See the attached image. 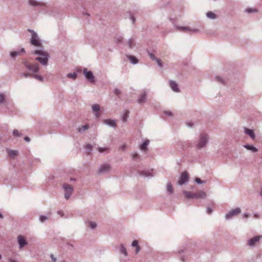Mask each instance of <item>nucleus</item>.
<instances>
[{
  "mask_svg": "<svg viewBox=\"0 0 262 262\" xmlns=\"http://www.w3.org/2000/svg\"><path fill=\"white\" fill-rule=\"evenodd\" d=\"M32 53L39 56L35 58L36 60L38 61L43 66H47L49 55L47 52L44 51L43 48L34 50L32 52Z\"/></svg>",
  "mask_w": 262,
  "mask_h": 262,
  "instance_id": "f257e3e1",
  "label": "nucleus"
},
{
  "mask_svg": "<svg viewBox=\"0 0 262 262\" xmlns=\"http://www.w3.org/2000/svg\"><path fill=\"white\" fill-rule=\"evenodd\" d=\"M209 136L205 133H201L196 142L195 147L198 150L205 148L209 143Z\"/></svg>",
  "mask_w": 262,
  "mask_h": 262,
  "instance_id": "f03ea898",
  "label": "nucleus"
},
{
  "mask_svg": "<svg viewBox=\"0 0 262 262\" xmlns=\"http://www.w3.org/2000/svg\"><path fill=\"white\" fill-rule=\"evenodd\" d=\"M28 31L31 33L30 42L33 46L38 48V49L43 48L42 40L39 38L38 34L34 30L28 29Z\"/></svg>",
  "mask_w": 262,
  "mask_h": 262,
  "instance_id": "7ed1b4c3",
  "label": "nucleus"
},
{
  "mask_svg": "<svg viewBox=\"0 0 262 262\" xmlns=\"http://www.w3.org/2000/svg\"><path fill=\"white\" fill-rule=\"evenodd\" d=\"M22 62L25 67L31 72L32 74H36L39 72V68L38 63L32 64L26 60H24Z\"/></svg>",
  "mask_w": 262,
  "mask_h": 262,
  "instance_id": "20e7f679",
  "label": "nucleus"
},
{
  "mask_svg": "<svg viewBox=\"0 0 262 262\" xmlns=\"http://www.w3.org/2000/svg\"><path fill=\"white\" fill-rule=\"evenodd\" d=\"M241 212V209L239 207L232 209L225 214V218L226 220H231L240 214Z\"/></svg>",
  "mask_w": 262,
  "mask_h": 262,
  "instance_id": "39448f33",
  "label": "nucleus"
},
{
  "mask_svg": "<svg viewBox=\"0 0 262 262\" xmlns=\"http://www.w3.org/2000/svg\"><path fill=\"white\" fill-rule=\"evenodd\" d=\"M62 188L64 191V198L68 200L70 199V196L73 192V187L68 183H64L62 185Z\"/></svg>",
  "mask_w": 262,
  "mask_h": 262,
  "instance_id": "423d86ee",
  "label": "nucleus"
},
{
  "mask_svg": "<svg viewBox=\"0 0 262 262\" xmlns=\"http://www.w3.org/2000/svg\"><path fill=\"white\" fill-rule=\"evenodd\" d=\"M83 74L89 82L92 83L94 82L95 77L92 71H88L87 69L84 68L83 70Z\"/></svg>",
  "mask_w": 262,
  "mask_h": 262,
  "instance_id": "0eeeda50",
  "label": "nucleus"
},
{
  "mask_svg": "<svg viewBox=\"0 0 262 262\" xmlns=\"http://www.w3.org/2000/svg\"><path fill=\"white\" fill-rule=\"evenodd\" d=\"M17 241L18 247L20 249H22L25 246L28 245V242L23 235H18L17 237Z\"/></svg>",
  "mask_w": 262,
  "mask_h": 262,
  "instance_id": "6e6552de",
  "label": "nucleus"
},
{
  "mask_svg": "<svg viewBox=\"0 0 262 262\" xmlns=\"http://www.w3.org/2000/svg\"><path fill=\"white\" fill-rule=\"evenodd\" d=\"M262 238V235L255 236L253 238H251L247 241V245L250 247H254L255 244Z\"/></svg>",
  "mask_w": 262,
  "mask_h": 262,
  "instance_id": "1a4fd4ad",
  "label": "nucleus"
},
{
  "mask_svg": "<svg viewBox=\"0 0 262 262\" xmlns=\"http://www.w3.org/2000/svg\"><path fill=\"white\" fill-rule=\"evenodd\" d=\"M111 165L108 164H103L101 165L98 169L99 173H105L108 172L111 169Z\"/></svg>",
  "mask_w": 262,
  "mask_h": 262,
  "instance_id": "9d476101",
  "label": "nucleus"
},
{
  "mask_svg": "<svg viewBox=\"0 0 262 262\" xmlns=\"http://www.w3.org/2000/svg\"><path fill=\"white\" fill-rule=\"evenodd\" d=\"M188 174L186 172H184L182 173L180 179L178 181V184L182 185L183 184H185L188 181Z\"/></svg>",
  "mask_w": 262,
  "mask_h": 262,
  "instance_id": "9b49d317",
  "label": "nucleus"
},
{
  "mask_svg": "<svg viewBox=\"0 0 262 262\" xmlns=\"http://www.w3.org/2000/svg\"><path fill=\"white\" fill-rule=\"evenodd\" d=\"M92 112L96 118L100 117V106L98 104H94L92 106Z\"/></svg>",
  "mask_w": 262,
  "mask_h": 262,
  "instance_id": "f8f14e48",
  "label": "nucleus"
},
{
  "mask_svg": "<svg viewBox=\"0 0 262 262\" xmlns=\"http://www.w3.org/2000/svg\"><path fill=\"white\" fill-rule=\"evenodd\" d=\"M28 3L29 6L32 7H42L45 5L43 2L36 0H28Z\"/></svg>",
  "mask_w": 262,
  "mask_h": 262,
  "instance_id": "ddd939ff",
  "label": "nucleus"
},
{
  "mask_svg": "<svg viewBox=\"0 0 262 262\" xmlns=\"http://www.w3.org/2000/svg\"><path fill=\"white\" fill-rule=\"evenodd\" d=\"M174 28L177 31L183 32H189L190 30V27H182L176 25H174Z\"/></svg>",
  "mask_w": 262,
  "mask_h": 262,
  "instance_id": "4468645a",
  "label": "nucleus"
},
{
  "mask_svg": "<svg viewBox=\"0 0 262 262\" xmlns=\"http://www.w3.org/2000/svg\"><path fill=\"white\" fill-rule=\"evenodd\" d=\"M169 85L171 89V90L174 92H179L180 90L178 87V85L176 82L173 80H169Z\"/></svg>",
  "mask_w": 262,
  "mask_h": 262,
  "instance_id": "2eb2a0df",
  "label": "nucleus"
},
{
  "mask_svg": "<svg viewBox=\"0 0 262 262\" xmlns=\"http://www.w3.org/2000/svg\"><path fill=\"white\" fill-rule=\"evenodd\" d=\"M244 133L249 136V137L252 139L254 140L255 139V134L253 131V130L247 128L246 127L244 128Z\"/></svg>",
  "mask_w": 262,
  "mask_h": 262,
  "instance_id": "dca6fc26",
  "label": "nucleus"
},
{
  "mask_svg": "<svg viewBox=\"0 0 262 262\" xmlns=\"http://www.w3.org/2000/svg\"><path fill=\"white\" fill-rule=\"evenodd\" d=\"M147 97V93L145 91H143L138 99V102L142 104L145 102Z\"/></svg>",
  "mask_w": 262,
  "mask_h": 262,
  "instance_id": "f3484780",
  "label": "nucleus"
},
{
  "mask_svg": "<svg viewBox=\"0 0 262 262\" xmlns=\"http://www.w3.org/2000/svg\"><path fill=\"white\" fill-rule=\"evenodd\" d=\"M194 199H205L206 196V193L203 191H199L194 193Z\"/></svg>",
  "mask_w": 262,
  "mask_h": 262,
  "instance_id": "a211bd4d",
  "label": "nucleus"
},
{
  "mask_svg": "<svg viewBox=\"0 0 262 262\" xmlns=\"http://www.w3.org/2000/svg\"><path fill=\"white\" fill-rule=\"evenodd\" d=\"M103 123L110 127H115L116 126L115 120L111 119H105L103 120Z\"/></svg>",
  "mask_w": 262,
  "mask_h": 262,
  "instance_id": "6ab92c4d",
  "label": "nucleus"
},
{
  "mask_svg": "<svg viewBox=\"0 0 262 262\" xmlns=\"http://www.w3.org/2000/svg\"><path fill=\"white\" fill-rule=\"evenodd\" d=\"M6 151H7L8 156L11 158H14L15 157L17 156L19 154L18 151L17 150H12V149H7Z\"/></svg>",
  "mask_w": 262,
  "mask_h": 262,
  "instance_id": "aec40b11",
  "label": "nucleus"
},
{
  "mask_svg": "<svg viewBox=\"0 0 262 262\" xmlns=\"http://www.w3.org/2000/svg\"><path fill=\"white\" fill-rule=\"evenodd\" d=\"M25 50L24 48H22L20 50L16 51L11 52L10 54V57L12 58H15L17 56L19 55L21 53H25Z\"/></svg>",
  "mask_w": 262,
  "mask_h": 262,
  "instance_id": "412c9836",
  "label": "nucleus"
},
{
  "mask_svg": "<svg viewBox=\"0 0 262 262\" xmlns=\"http://www.w3.org/2000/svg\"><path fill=\"white\" fill-rule=\"evenodd\" d=\"M127 44L129 49H133L135 47V39L133 37H131L127 41Z\"/></svg>",
  "mask_w": 262,
  "mask_h": 262,
  "instance_id": "4be33fe9",
  "label": "nucleus"
},
{
  "mask_svg": "<svg viewBox=\"0 0 262 262\" xmlns=\"http://www.w3.org/2000/svg\"><path fill=\"white\" fill-rule=\"evenodd\" d=\"M149 142L150 141L148 139H146L145 140H144L142 144L140 145V149L143 151L146 150L147 148V146L149 144Z\"/></svg>",
  "mask_w": 262,
  "mask_h": 262,
  "instance_id": "5701e85b",
  "label": "nucleus"
},
{
  "mask_svg": "<svg viewBox=\"0 0 262 262\" xmlns=\"http://www.w3.org/2000/svg\"><path fill=\"white\" fill-rule=\"evenodd\" d=\"M243 146L244 147H245V148L249 150H250L252 152H256L258 151V149L252 145L245 144Z\"/></svg>",
  "mask_w": 262,
  "mask_h": 262,
  "instance_id": "b1692460",
  "label": "nucleus"
},
{
  "mask_svg": "<svg viewBox=\"0 0 262 262\" xmlns=\"http://www.w3.org/2000/svg\"><path fill=\"white\" fill-rule=\"evenodd\" d=\"M126 56L132 63L136 64L138 62V59L135 56L131 55H127Z\"/></svg>",
  "mask_w": 262,
  "mask_h": 262,
  "instance_id": "393cba45",
  "label": "nucleus"
},
{
  "mask_svg": "<svg viewBox=\"0 0 262 262\" xmlns=\"http://www.w3.org/2000/svg\"><path fill=\"white\" fill-rule=\"evenodd\" d=\"M86 225L89 228H90L91 229H94L97 226V223L95 222H92V221H88V222H86Z\"/></svg>",
  "mask_w": 262,
  "mask_h": 262,
  "instance_id": "a878e982",
  "label": "nucleus"
},
{
  "mask_svg": "<svg viewBox=\"0 0 262 262\" xmlns=\"http://www.w3.org/2000/svg\"><path fill=\"white\" fill-rule=\"evenodd\" d=\"M183 193L185 195V198H186L187 199H194V196H193L194 193H192L191 192L184 191L183 192Z\"/></svg>",
  "mask_w": 262,
  "mask_h": 262,
  "instance_id": "bb28decb",
  "label": "nucleus"
},
{
  "mask_svg": "<svg viewBox=\"0 0 262 262\" xmlns=\"http://www.w3.org/2000/svg\"><path fill=\"white\" fill-rule=\"evenodd\" d=\"M206 16L208 18L210 19H215L216 18V15L211 11H208L206 13Z\"/></svg>",
  "mask_w": 262,
  "mask_h": 262,
  "instance_id": "cd10ccee",
  "label": "nucleus"
},
{
  "mask_svg": "<svg viewBox=\"0 0 262 262\" xmlns=\"http://www.w3.org/2000/svg\"><path fill=\"white\" fill-rule=\"evenodd\" d=\"M166 190L167 192L170 194H172L173 192V188L172 187L171 183L170 182H168L166 186Z\"/></svg>",
  "mask_w": 262,
  "mask_h": 262,
  "instance_id": "c85d7f7f",
  "label": "nucleus"
},
{
  "mask_svg": "<svg viewBox=\"0 0 262 262\" xmlns=\"http://www.w3.org/2000/svg\"><path fill=\"white\" fill-rule=\"evenodd\" d=\"M89 128V126L88 124L82 125L81 127L78 128V132L79 133H83L85 130Z\"/></svg>",
  "mask_w": 262,
  "mask_h": 262,
  "instance_id": "c756f323",
  "label": "nucleus"
},
{
  "mask_svg": "<svg viewBox=\"0 0 262 262\" xmlns=\"http://www.w3.org/2000/svg\"><path fill=\"white\" fill-rule=\"evenodd\" d=\"M120 252L121 253L123 254L125 256H127V252L126 251V249L125 247L124 246V245L122 244L120 245Z\"/></svg>",
  "mask_w": 262,
  "mask_h": 262,
  "instance_id": "7c9ffc66",
  "label": "nucleus"
},
{
  "mask_svg": "<svg viewBox=\"0 0 262 262\" xmlns=\"http://www.w3.org/2000/svg\"><path fill=\"white\" fill-rule=\"evenodd\" d=\"M77 76V73L76 72H74L73 73H69L67 74V77L69 78L75 80L76 79Z\"/></svg>",
  "mask_w": 262,
  "mask_h": 262,
  "instance_id": "2f4dec72",
  "label": "nucleus"
},
{
  "mask_svg": "<svg viewBox=\"0 0 262 262\" xmlns=\"http://www.w3.org/2000/svg\"><path fill=\"white\" fill-rule=\"evenodd\" d=\"M13 135L15 137H20L22 136V134H21L18 129H15L13 130L12 132Z\"/></svg>",
  "mask_w": 262,
  "mask_h": 262,
  "instance_id": "473e14b6",
  "label": "nucleus"
},
{
  "mask_svg": "<svg viewBox=\"0 0 262 262\" xmlns=\"http://www.w3.org/2000/svg\"><path fill=\"white\" fill-rule=\"evenodd\" d=\"M32 77L41 82L43 81L44 80V79L42 76L36 74H33Z\"/></svg>",
  "mask_w": 262,
  "mask_h": 262,
  "instance_id": "72a5a7b5",
  "label": "nucleus"
},
{
  "mask_svg": "<svg viewBox=\"0 0 262 262\" xmlns=\"http://www.w3.org/2000/svg\"><path fill=\"white\" fill-rule=\"evenodd\" d=\"M129 112L128 111H126L125 113L124 114L122 118V121L123 122H126L127 120V118L128 117Z\"/></svg>",
  "mask_w": 262,
  "mask_h": 262,
  "instance_id": "f704fd0d",
  "label": "nucleus"
},
{
  "mask_svg": "<svg viewBox=\"0 0 262 262\" xmlns=\"http://www.w3.org/2000/svg\"><path fill=\"white\" fill-rule=\"evenodd\" d=\"M245 12L247 13H252L257 12V10L252 8H248L245 9Z\"/></svg>",
  "mask_w": 262,
  "mask_h": 262,
  "instance_id": "c9c22d12",
  "label": "nucleus"
},
{
  "mask_svg": "<svg viewBox=\"0 0 262 262\" xmlns=\"http://www.w3.org/2000/svg\"><path fill=\"white\" fill-rule=\"evenodd\" d=\"M32 75H33V74L29 73L28 72H24V73H22L21 74V76L25 78L32 77Z\"/></svg>",
  "mask_w": 262,
  "mask_h": 262,
  "instance_id": "e433bc0d",
  "label": "nucleus"
},
{
  "mask_svg": "<svg viewBox=\"0 0 262 262\" xmlns=\"http://www.w3.org/2000/svg\"><path fill=\"white\" fill-rule=\"evenodd\" d=\"M97 149L99 152L102 153L104 152H107L109 149L107 147H98Z\"/></svg>",
  "mask_w": 262,
  "mask_h": 262,
  "instance_id": "4c0bfd02",
  "label": "nucleus"
},
{
  "mask_svg": "<svg viewBox=\"0 0 262 262\" xmlns=\"http://www.w3.org/2000/svg\"><path fill=\"white\" fill-rule=\"evenodd\" d=\"M141 175L144 176V177H152V175H151L150 174V173L149 172H147V171H143L141 172Z\"/></svg>",
  "mask_w": 262,
  "mask_h": 262,
  "instance_id": "58836bf2",
  "label": "nucleus"
},
{
  "mask_svg": "<svg viewBox=\"0 0 262 262\" xmlns=\"http://www.w3.org/2000/svg\"><path fill=\"white\" fill-rule=\"evenodd\" d=\"M5 101V96L2 93H0V105L3 104Z\"/></svg>",
  "mask_w": 262,
  "mask_h": 262,
  "instance_id": "ea45409f",
  "label": "nucleus"
},
{
  "mask_svg": "<svg viewBox=\"0 0 262 262\" xmlns=\"http://www.w3.org/2000/svg\"><path fill=\"white\" fill-rule=\"evenodd\" d=\"M132 156L134 160H138L140 158L139 155L136 152H133L132 154Z\"/></svg>",
  "mask_w": 262,
  "mask_h": 262,
  "instance_id": "a19ab883",
  "label": "nucleus"
},
{
  "mask_svg": "<svg viewBox=\"0 0 262 262\" xmlns=\"http://www.w3.org/2000/svg\"><path fill=\"white\" fill-rule=\"evenodd\" d=\"M48 219V217L44 215H40L39 217V221L41 222H43L47 221Z\"/></svg>",
  "mask_w": 262,
  "mask_h": 262,
  "instance_id": "79ce46f5",
  "label": "nucleus"
},
{
  "mask_svg": "<svg viewBox=\"0 0 262 262\" xmlns=\"http://www.w3.org/2000/svg\"><path fill=\"white\" fill-rule=\"evenodd\" d=\"M215 80L221 83H224V80L220 76H216L215 77Z\"/></svg>",
  "mask_w": 262,
  "mask_h": 262,
  "instance_id": "37998d69",
  "label": "nucleus"
},
{
  "mask_svg": "<svg viewBox=\"0 0 262 262\" xmlns=\"http://www.w3.org/2000/svg\"><path fill=\"white\" fill-rule=\"evenodd\" d=\"M116 40L118 42H122L123 40V37L121 35H119L116 37Z\"/></svg>",
  "mask_w": 262,
  "mask_h": 262,
  "instance_id": "c03bdc74",
  "label": "nucleus"
},
{
  "mask_svg": "<svg viewBox=\"0 0 262 262\" xmlns=\"http://www.w3.org/2000/svg\"><path fill=\"white\" fill-rule=\"evenodd\" d=\"M84 148L88 151H91L92 149V145L90 144H88L84 146Z\"/></svg>",
  "mask_w": 262,
  "mask_h": 262,
  "instance_id": "a18cd8bd",
  "label": "nucleus"
},
{
  "mask_svg": "<svg viewBox=\"0 0 262 262\" xmlns=\"http://www.w3.org/2000/svg\"><path fill=\"white\" fill-rule=\"evenodd\" d=\"M186 125L187 126H188L189 127H192L194 126V123L191 121H189L186 122Z\"/></svg>",
  "mask_w": 262,
  "mask_h": 262,
  "instance_id": "49530a36",
  "label": "nucleus"
},
{
  "mask_svg": "<svg viewBox=\"0 0 262 262\" xmlns=\"http://www.w3.org/2000/svg\"><path fill=\"white\" fill-rule=\"evenodd\" d=\"M148 55L150 57V58L152 60L155 61L156 59L157 58L154 54L148 52Z\"/></svg>",
  "mask_w": 262,
  "mask_h": 262,
  "instance_id": "de8ad7c7",
  "label": "nucleus"
},
{
  "mask_svg": "<svg viewBox=\"0 0 262 262\" xmlns=\"http://www.w3.org/2000/svg\"><path fill=\"white\" fill-rule=\"evenodd\" d=\"M195 181L199 184H202L205 183V182L202 181L200 178H196L195 179Z\"/></svg>",
  "mask_w": 262,
  "mask_h": 262,
  "instance_id": "09e8293b",
  "label": "nucleus"
},
{
  "mask_svg": "<svg viewBox=\"0 0 262 262\" xmlns=\"http://www.w3.org/2000/svg\"><path fill=\"white\" fill-rule=\"evenodd\" d=\"M155 61H156V62L157 63L158 65L160 67V68H162L163 67V65H162V62H161V60L159 59V58H157L156 60H155Z\"/></svg>",
  "mask_w": 262,
  "mask_h": 262,
  "instance_id": "8fccbe9b",
  "label": "nucleus"
},
{
  "mask_svg": "<svg viewBox=\"0 0 262 262\" xmlns=\"http://www.w3.org/2000/svg\"><path fill=\"white\" fill-rule=\"evenodd\" d=\"M132 246L135 247L138 246V242L137 240L133 241L132 244Z\"/></svg>",
  "mask_w": 262,
  "mask_h": 262,
  "instance_id": "3c124183",
  "label": "nucleus"
},
{
  "mask_svg": "<svg viewBox=\"0 0 262 262\" xmlns=\"http://www.w3.org/2000/svg\"><path fill=\"white\" fill-rule=\"evenodd\" d=\"M199 31H200V30H199V29H197V28H191L190 27V30L189 31V32H193L197 33V32H199Z\"/></svg>",
  "mask_w": 262,
  "mask_h": 262,
  "instance_id": "603ef678",
  "label": "nucleus"
},
{
  "mask_svg": "<svg viewBox=\"0 0 262 262\" xmlns=\"http://www.w3.org/2000/svg\"><path fill=\"white\" fill-rule=\"evenodd\" d=\"M57 213L58 214H59L61 217H63L64 216V213L61 210H59L57 211Z\"/></svg>",
  "mask_w": 262,
  "mask_h": 262,
  "instance_id": "864d4df0",
  "label": "nucleus"
},
{
  "mask_svg": "<svg viewBox=\"0 0 262 262\" xmlns=\"http://www.w3.org/2000/svg\"><path fill=\"white\" fill-rule=\"evenodd\" d=\"M50 257L52 259V261L56 262V258L55 257L53 254H51Z\"/></svg>",
  "mask_w": 262,
  "mask_h": 262,
  "instance_id": "5fc2aeb1",
  "label": "nucleus"
},
{
  "mask_svg": "<svg viewBox=\"0 0 262 262\" xmlns=\"http://www.w3.org/2000/svg\"><path fill=\"white\" fill-rule=\"evenodd\" d=\"M67 246L68 249H71L73 248V245L69 243L67 244Z\"/></svg>",
  "mask_w": 262,
  "mask_h": 262,
  "instance_id": "6e6d98bb",
  "label": "nucleus"
},
{
  "mask_svg": "<svg viewBox=\"0 0 262 262\" xmlns=\"http://www.w3.org/2000/svg\"><path fill=\"white\" fill-rule=\"evenodd\" d=\"M164 113H165V114H166L168 116H172V113L171 112L168 111H165L164 112Z\"/></svg>",
  "mask_w": 262,
  "mask_h": 262,
  "instance_id": "4d7b16f0",
  "label": "nucleus"
},
{
  "mask_svg": "<svg viewBox=\"0 0 262 262\" xmlns=\"http://www.w3.org/2000/svg\"><path fill=\"white\" fill-rule=\"evenodd\" d=\"M207 212L208 214H211L212 212V209L209 207L207 208Z\"/></svg>",
  "mask_w": 262,
  "mask_h": 262,
  "instance_id": "13d9d810",
  "label": "nucleus"
},
{
  "mask_svg": "<svg viewBox=\"0 0 262 262\" xmlns=\"http://www.w3.org/2000/svg\"><path fill=\"white\" fill-rule=\"evenodd\" d=\"M242 216L243 218H248L249 214L248 213H244Z\"/></svg>",
  "mask_w": 262,
  "mask_h": 262,
  "instance_id": "bf43d9fd",
  "label": "nucleus"
},
{
  "mask_svg": "<svg viewBox=\"0 0 262 262\" xmlns=\"http://www.w3.org/2000/svg\"><path fill=\"white\" fill-rule=\"evenodd\" d=\"M140 251V248L139 246L136 247V254H137Z\"/></svg>",
  "mask_w": 262,
  "mask_h": 262,
  "instance_id": "052dcab7",
  "label": "nucleus"
},
{
  "mask_svg": "<svg viewBox=\"0 0 262 262\" xmlns=\"http://www.w3.org/2000/svg\"><path fill=\"white\" fill-rule=\"evenodd\" d=\"M24 140L26 141V142H30V138L28 137H25L24 138Z\"/></svg>",
  "mask_w": 262,
  "mask_h": 262,
  "instance_id": "680f3d73",
  "label": "nucleus"
},
{
  "mask_svg": "<svg viewBox=\"0 0 262 262\" xmlns=\"http://www.w3.org/2000/svg\"><path fill=\"white\" fill-rule=\"evenodd\" d=\"M258 193H259V195L262 197V187L260 188V189L258 192Z\"/></svg>",
  "mask_w": 262,
  "mask_h": 262,
  "instance_id": "e2e57ef3",
  "label": "nucleus"
},
{
  "mask_svg": "<svg viewBox=\"0 0 262 262\" xmlns=\"http://www.w3.org/2000/svg\"><path fill=\"white\" fill-rule=\"evenodd\" d=\"M120 90H118V89H116L115 90V93L117 95H119L120 94Z\"/></svg>",
  "mask_w": 262,
  "mask_h": 262,
  "instance_id": "0e129e2a",
  "label": "nucleus"
},
{
  "mask_svg": "<svg viewBox=\"0 0 262 262\" xmlns=\"http://www.w3.org/2000/svg\"><path fill=\"white\" fill-rule=\"evenodd\" d=\"M125 147H126V146L125 144L124 145H122L121 147H120V148L122 150H124L125 149Z\"/></svg>",
  "mask_w": 262,
  "mask_h": 262,
  "instance_id": "69168bd1",
  "label": "nucleus"
},
{
  "mask_svg": "<svg viewBox=\"0 0 262 262\" xmlns=\"http://www.w3.org/2000/svg\"><path fill=\"white\" fill-rule=\"evenodd\" d=\"M130 18L133 23H134L135 22V18L133 16H132Z\"/></svg>",
  "mask_w": 262,
  "mask_h": 262,
  "instance_id": "338daca9",
  "label": "nucleus"
},
{
  "mask_svg": "<svg viewBox=\"0 0 262 262\" xmlns=\"http://www.w3.org/2000/svg\"><path fill=\"white\" fill-rule=\"evenodd\" d=\"M3 217V215L2 214L0 213V218H2Z\"/></svg>",
  "mask_w": 262,
  "mask_h": 262,
  "instance_id": "774afa93",
  "label": "nucleus"
}]
</instances>
